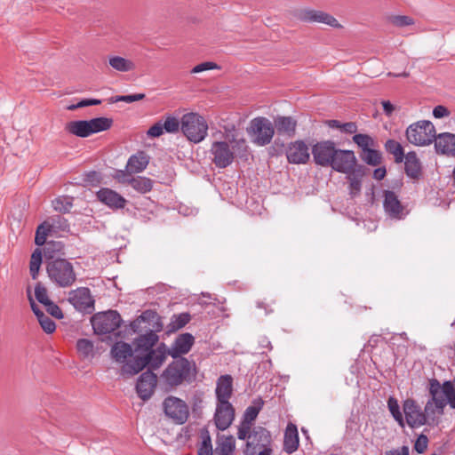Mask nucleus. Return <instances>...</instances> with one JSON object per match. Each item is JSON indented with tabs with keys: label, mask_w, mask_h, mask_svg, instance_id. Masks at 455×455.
<instances>
[{
	"label": "nucleus",
	"mask_w": 455,
	"mask_h": 455,
	"mask_svg": "<svg viewBox=\"0 0 455 455\" xmlns=\"http://www.w3.org/2000/svg\"><path fill=\"white\" fill-rule=\"evenodd\" d=\"M286 147L284 142L280 139V136H277L273 144L268 148V155L270 156H279L283 155L285 150Z\"/></svg>",
	"instance_id": "864d4df0"
},
{
	"label": "nucleus",
	"mask_w": 455,
	"mask_h": 455,
	"mask_svg": "<svg viewBox=\"0 0 455 455\" xmlns=\"http://www.w3.org/2000/svg\"><path fill=\"white\" fill-rule=\"evenodd\" d=\"M192 319V315L188 312L180 314H173L171 317L170 323L166 326V335L174 333L185 327Z\"/></svg>",
	"instance_id": "72a5a7b5"
},
{
	"label": "nucleus",
	"mask_w": 455,
	"mask_h": 455,
	"mask_svg": "<svg viewBox=\"0 0 455 455\" xmlns=\"http://www.w3.org/2000/svg\"><path fill=\"white\" fill-rule=\"evenodd\" d=\"M72 198H69V200L68 201H64L62 198L58 197L52 201V206L54 210L60 213L69 212V210L72 207Z\"/></svg>",
	"instance_id": "13d9d810"
},
{
	"label": "nucleus",
	"mask_w": 455,
	"mask_h": 455,
	"mask_svg": "<svg viewBox=\"0 0 455 455\" xmlns=\"http://www.w3.org/2000/svg\"><path fill=\"white\" fill-rule=\"evenodd\" d=\"M66 132L79 138H87L92 135L88 120H75L66 124Z\"/></svg>",
	"instance_id": "473e14b6"
},
{
	"label": "nucleus",
	"mask_w": 455,
	"mask_h": 455,
	"mask_svg": "<svg viewBox=\"0 0 455 455\" xmlns=\"http://www.w3.org/2000/svg\"><path fill=\"white\" fill-rule=\"evenodd\" d=\"M219 68H220V66L217 63L212 62V61H204V62L196 65L191 69L190 72L192 74H196V73H200V72H204V71H207V70L219 69Z\"/></svg>",
	"instance_id": "338daca9"
},
{
	"label": "nucleus",
	"mask_w": 455,
	"mask_h": 455,
	"mask_svg": "<svg viewBox=\"0 0 455 455\" xmlns=\"http://www.w3.org/2000/svg\"><path fill=\"white\" fill-rule=\"evenodd\" d=\"M355 164V155L353 150L337 148L330 167L339 173H347L350 168Z\"/></svg>",
	"instance_id": "aec40b11"
},
{
	"label": "nucleus",
	"mask_w": 455,
	"mask_h": 455,
	"mask_svg": "<svg viewBox=\"0 0 455 455\" xmlns=\"http://www.w3.org/2000/svg\"><path fill=\"white\" fill-rule=\"evenodd\" d=\"M163 126L164 132L167 133H176L181 130V120L180 121L177 117L171 114H166L162 117Z\"/></svg>",
	"instance_id": "de8ad7c7"
},
{
	"label": "nucleus",
	"mask_w": 455,
	"mask_h": 455,
	"mask_svg": "<svg viewBox=\"0 0 455 455\" xmlns=\"http://www.w3.org/2000/svg\"><path fill=\"white\" fill-rule=\"evenodd\" d=\"M229 142L233 144V151L241 159L247 160L249 155V148L246 144L245 139H236L235 135L229 139Z\"/></svg>",
	"instance_id": "09e8293b"
},
{
	"label": "nucleus",
	"mask_w": 455,
	"mask_h": 455,
	"mask_svg": "<svg viewBox=\"0 0 455 455\" xmlns=\"http://www.w3.org/2000/svg\"><path fill=\"white\" fill-rule=\"evenodd\" d=\"M272 124L277 136L291 139L296 135L298 121L292 116L277 115L274 116Z\"/></svg>",
	"instance_id": "4be33fe9"
},
{
	"label": "nucleus",
	"mask_w": 455,
	"mask_h": 455,
	"mask_svg": "<svg viewBox=\"0 0 455 455\" xmlns=\"http://www.w3.org/2000/svg\"><path fill=\"white\" fill-rule=\"evenodd\" d=\"M195 344V337L189 332L179 334L170 347L171 357H185L188 354Z\"/></svg>",
	"instance_id": "b1692460"
},
{
	"label": "nucleus",
	"mask_w": 455,
	"mask_h": 455,
	"mask_svg": "<svg viewBox=\"0 0 455 455\" xmlns=\"http://www.w3.org/2000/svg\"><path fill=\"white\" fill-rule=\"evenodd\" d=\"M162 121L163 119L157 121L147 131V136L148 138H159L165 132Z\"/></svg>",
	"instance_id": "69168bd1"
},
{
	"label": "nucleus",
	"mask_w": 455,
	"mask_h": 455,
	"mask_svg": "<svg viewBox=\"0 0 455 455\" xmlns=\"http://www.w3.org/2000/svg\"><path fill=\"white\" fill-rule=\"evenodd\" d=\"M392 23L399 28L410 26L414 24V20L406 15H396L392 18Z\"/></svg>",
	"instance_id": "774afa93"
},
{
	"label": "nucleus",
	"mask_w": 455,
	"mask_h": 455,
	"mask_svg": "<svg viewBox=\"0 0 455 455\" xmlns=\"http://www.w3.org/2000/svg\"><path fill=\"white\" fill-rule=\"evenodd\" d=\"M126 181L134 190L140 194H146L151 191L154 183L151 179L144 176L131 177Z\"/></svg>",
	"instance_id": "4c0bfd02"
},
{
	"label": "nucleus",
	"mask_w": 455,
	"mask_h": 455,
	"mask_svg": "<svg viewBox=\"0 0 455 455\" xmlns=\"http://www.w3.org/2000/svg\"><path fill=\"white\" fill-rule=\"evenodd\" d=\"M157 384V376L154 371L147 370L138 378L135 389L142 401H148L154 394Z\"/></svg>",
	"instance_id": "a211bd4d"
},
{
	"label": "nucleus",
	"mask_w": 455,
	"mask_h": 455,
	"mask_svg": "<svg viewBox=\"0 0 455 455\" xmlns=\"http://www.w3.org/2000/svg\"><path fill=\"white\" fill-rule=\"evenodd\" d=\"M150 156L144 150H139L129 157L126 171L129 173L141 172L147 168Z\"/></svg>",
	"instance_id": "c756f323"
},
{
	"label": "nucleus",
	"mask_w": 455,
	"mask_h": 455,
	"mask_svg": "<svg viewBox=\"0 0 455 455\" xmlns=\"http://www.w3.org/2000/svg\"><path fill=\"white\" fill-rule=\"evenodd\" d=\"M384 148L387 154L394 156L395 164L403 163L404 157H406L403 147L394 139H388L384 144Z\"/></svg>",
	"instance_id": "f704fd0d"
},
{
	"label": "nucleus",
	"mask_w": 455,
	"mask_h": 455,
	"mask_svg": "<svg viewBox=\"0 0 455 455\" xmlns=\"http://www.w3.org/2000/svg\"><path fill=\"white\" fill-rule=\"evenodd\" d=\"M134 354L135 351L132 344L123 340L116 341L110 350L112 358L116 362L122 363L124 364L128 363L127 359L132 357Z\"/></svg>",
	"instance_id": "c85d7f7f"
},
{
	"label": "nucleus",
	"mask_w": 455,
	"mask_h": 455,
	"mask_svg": "<svg viewBox=\"0 0 455 455\" xmlns=\"http://www.w3.org/2000/svg\"><path fill=\"white\" fill-rule=\"evenodd\" d=\"M218 439L222 442H218V448L220 450L219 455H233L235 450V439L232 435H218Z\"/></svg>",
	"instance_id": "79ce46f5"
},
{
	"label": "nucleus",
	"mask_w": 455,
	"mask_h": 455,
	"mask_svg": "<svg viewBox=\"0 0 455 455\" xmlns=\"http://www.w3.org/2000/svg\"><path fill=\"white\" fill-rule=\"evenodd\" d=\"M435 149L438 155L455 156V134L451 132L435 133Z\"/></svg>",
	"instance_id": "cd10ccee"
},
{
	"label": "nucleus",
	"mask_w": 455,
	"mask_h": 455,
	"mask_svg": "<svg viewBox=\"0 0 455 455\" xmlns=\"http://www.w3.org/2000/svg\"><path fill=\"white\" fill-rule=\"evenodd\" d=\"M299 445V438L297 426L293 423H289L283 436V451L291 454L298 450Z\"/></svg>",
	"instance_id": "2f4dec72"
},
{
	"label": "nucleus",
	"mask_w": 455,
	"mask_h": 455,
	"mask_svg": "<svg viewBox=\"0 0 455 455\" xmlns=\"http://www.w3.org/2000/svg\"><path fill=\"white\" fill-rule=\"evenodd\" d=\"M132 361L129 363H125L121 368V373L123 376L132 377L134 376L144 369H148V363L147 362V357L143 354L133 355Z\"/></svg>",
	"instance_id": "7c9ffc66"
},
{
	"label": "nucleus",
	"mask_w": 455,
	"mask_h": 455,
	"mask_svg": "<svg viewBox=\"0 0 455 455\" xmlns=\"http://www.w3.org/2000/svg\"><path fill=\"white\" fill-rule=\"evenodd\" d=\"M235 411L230 402L228 406L221 404V403H217L213 417L216 427L220 431L228 429L235 419Z\"/></svg>",
	"instance_id": "5701e85b"
},
{
	"label": "nucleus",
	"mask_w": 455,
	"mask_h": 455,
	"mask_svg": "<svg viewBox=\"0 0 455 455\" xmlns=\"http://www.w3.org/2000/svg\"><path fill=\"white\" fill-rule=\"evenodd\" d=\"M201 443L197 450V455H212V443L210 432L206 427L200 430Z\"/></svg>",
	"instance_id": "ea45409f"
},
{
	"label": "nucleus",
	"mask_w": 455,
	"mask_h": 455,
	"mask_svg": "<svg viewBox=\"0 0 455 455\" xmlns=\"http://www.w3.org/2000/svg\"><path fill=\"white\" fill-rule=\"evenodd\" d=\"M162 405L164 415L175 424L183 425L188 421L189 407L184 400L169 395L164 399Z\"/></svg>",
	"instance_id": "9d476101"
},
{
	"label": "nucleus",
	"mask_w": 455,
	"mask_h": 455,
	"mask_svg": "<svg viewBox=\"0 0 455 455\" xmlns=\"http://www.w3.org/2000/svg\"><path fill=\"white\" fill-rule=\"evenodd\" d=\"M246 132L255 145L264 147L271 143L275 136V128L268 118L257 116L250 121Z\"/></svg>",
	"instance_id": "423d86ee"
},
{
	"label": "nucleus",
	"mask_w": 455,
	"mask_h": 455,
	"mask_svg": "<svg viewBox=\"0 0 455 455\" xmlns=\"http://www.w3.org/2000/svg\"><path fill=\"white\" fill-rule=\"evenodd\" d=\"M198 368L194 361L187 357H176L160 375L166 392L175 390L181 385H190L196 380Z\"/></svg>",
	"instance_id": "f257e3e1"
},
{
	"label": "nucleus",
	"mask_w": 455,
	"mask_h": 455,
	"mask_svg": "<svg viewBox=\"0 0 455 455\" xmlns=\"http://www.w3.org/2000/svg\"><path fill=\"white\" fill-rule=\"evenodd\" d=\"M404 157V173L413 180L423 179V166L415 151H409Z\"/></svg>",
	"instance_id": "a878e982"
},
{
	"label": "nucleus",
	"mask_w": 455,
	"mask_h": 455,
	"mask_svg": "<svg viewBox=\"0 0 455 455\" xmlns=\"http://www.w3.org/2000/svg\"><path fill=\"white\" fill-rule=\"evenodd\" d=\"M388 411L395 421L401 427H404L405 421L403 411H401L398 400L395 396H389L387 399Z\"/></svg>",
	"instance_id": "a19ab883"
},
{
	"label": "nucleus",
	"mask_w": 455,
	"mask_h": 455,
	"mask_svg": "<svg viewBox=\"0 0 455 455\" xmlns=\"http://www.w3.org/2000/svg\"><path fill=\"white\" fill-rule=\"evenodd\" d=\"M102 174L97 171L85 172L82 174V182L78 185L98 187L102 182Z\"/></svg>",
	"instance_id": "49530a36"
},
{
	"label": "nucleus",
	"mask_w": 455,
	"mask_h": 455,
	"mask_svg": "<svg viewBox=\"0 0 455 455\" xmlns=\"http://www.w3.org/2000/svg\"><path fill=\"white\" fill-rule=\"evenodd\" d=\"M51 220L52 223L50 224L52 225V228H55L61 231H69L70 226L68 220L61 215L52 216Z\"/></svg>",
	"instance_id": "680f3d73"
},
{
	"label": "nucleus",
	"mask_w": 455,
	"mask_h": 455,
	"mask_svg": "<svg viewBox=\"0 0 455 455\" xmlns=\"http://www.w3.org/2000/svg\"><path fill=\"white\" fill-rule=\"evenodd\" d=\"M93 343L88 339H79L76 341V349L78 352L83 354L84 356L87 357L93 351Z\"/></svg>",
	"instance_id": "5fc2aeb1"
},
{
	"label": "nucleus",
	"mask_w": 455,
	"mask_h": 455,
	"mask_svg": "<svg viewBox=\"0 0 455 455\" xmlns=\"http://www.w3.org/2000/svg\"><path fill=\"white\" fill-rule=\"evenodd\" d=\"M91 323L95 334L105 335L122 330L124 320L117 310L108 309L95 313L91 317Z\"/></svg>",
	"instance_id": "0eeeda50"
},
{
	"label": "nucleus",
	"mask_w": 455,
	"mask_h": 455,
	"mask_svg": "<svg viewBox=\"0 0 455 455\" xmlns=\"http://www.w3.org/2000/svg\"><path fill=\"white\" fill-rule=\"evenodd\" d=\"M145 357H147V362L148 363V369L150 371L157 370L161 367V365L164 363V357L163 355H157L156 351H155V348L151 349L150 351H147L143 353Z\"/></svg>",
	"instance_id": "8fccbe9b"
},
{
	"label": "nucleus",
	"mask_w": 455,
	"mask_h": 455,
	"mask_svg": "<svg viewBox=\"0 0 455 455\" xmlns=\"http://www.w3.org/2000/svg\"><path fill=\"white\" fill-rule=\"evenodd\" d=\"M52 229V225H51L48 221H44L38 227L36 230V235H35V243L37 246H43L45 243H47V235Z\"/></svg>",
	"instance_id": "c03bdc74"
},
{
	"label": "nucleus",
	"mask_w": 455,
	"mask_h": 455,
	"mask_svg": "<svg viewBox=\"0 0 455 455\" xmlns=\"http://www.w3.org/2000/svg\"><path fill=\"white\" fill-rule=\"evenodd\" d=\"M348 182V193L352 197L357 196L361 193L363 186V178L355 176L351 172L345 173Z\"/></svg>",
	"instance_id": "a18cd8bd"
},
{
	"label": "nucleus",
	"mask_w": 455,
	"mask_h": 455,
	"mask_svg": "<svg viewBox=\"0 0 455 455\" xmlns=\"http://www.w3.org/2000/svg\"><path fill=\"white\" fill-rule=\"evenodd\" d=\"M403 411L405 424L411 429L418 428L421 426L434 427L438 424V420L435 417H430L427 406L421 409L418 402L413 398H406L403 401Z\"/></svg>",
	"instance_id": "7ed1b4c3"
},
{
	"label": "nucleus",
	"mask_w": 455,
	"mask_h": 455,
	"mask_svg": "<svg viewBox=\"0 0 455 455\" xmlns=\"http://www.w3.org/2000/svg\"><path fill=\"white\" fill-rule=\"evenodd\" d=\"M44 307H45L47 313L51 315L52 317L59 320L64 318V314L61 308L52 299L48 301L46 304H44Z\"/></svg>",
	"instance_id": "052dcab7"
},
{
	"label": "nucleus",
	"mask_w": 455,
	"mask_h": 455,
	"mask_svg": "<svg viewBox=\"0 0 455 455\" xmlns=\"http://www.w3.org/2000/svg\"><path fill=\"white\" fill-rule=\"evenodd\" d=\"M264 406V400L259 396L252 401V404L248 406L243 415L242 422L251 425L252 422L257 419L259 411Z\"/></svg>",
	"instance_id": "c9c22d12"
},
{
	"label": "nucleus",
	"mask_w": 455,
	"mask_h": 455,
	"mask_svg": "<svg viewBox=\"0 0 455 455\" xmlns=\"http://www.w3.org/2000/svg\"><path fill=\"white\" fill-rule=\"evenodd\" d=\"M295 19L302 22H319L329 25L332 28H340L341 25L331 14L323 11L312 9H296L292 12Z\"/></svg>",
	"instance_id": "ddd939ff"
},
{
	"label": "nucleus",
	"mask_w": 455,
	"mask_h": 455,
	"mask_svg": "<svg viewBox=\"0 0 455 455\" xmlns=\"http://www.w3.org/2000/svg\"><path fill=\"white\" fill-rule=\"evenodd\" d=\"M45 246L42 250L43 255L45 257L47 262L55 259L57 255H64V243L60 241H48L44 243Z\"/></svg>",
	"instance_id": "e433bc0d"
},
{
	"label": "nucleus",
	"mask_w": 455,
	"mask_h": 455,
	"mask_svg": "<svg viewBox=\"0 0 455 455\" xmlns=\"http://www.w3.org/2000/svg\"><path fill=\"white\" fill-rule=\"evenodd\" d=\"M109 65L117 71L127 72L133 68V63L120 56H114L109 59Z\"/></svg>",
	"instance_id": "3c124183"
},
{
	"label": "nucleus",
	"mask_w": 455,
	"mask_h": 455,
	"mask_svg": "<svg viewBox=\"0 0 455 455\" xmlns=\"http://www.w3.org/2000/svg\"><path fill=\"white\" fill-rule=\"evenodd\" d=\"M42 263L43 251L40 248H36L31 254L29 262V272L33 280L37 279Z\"/></svg>",
	"instance_id": "37998d69"
},
{
	"label": "nucleus",
	"mask_w": 455,
	"mask_h": 455,
	"mask_svg": "<svg viewBox=\"0 0 455 455\" xmlns=\"http://www.w3.org/2000/svg\"><path fill=\"white\" fill-rule=\"evenodd\" d=\"M68 295V302L72 304L77 311L91 314L94 310L95 300L88 287H79L70 291Z\"/></svg>",
	"instance_id": "4468645a"
},
{
	"label": "nucleus",
	"mask_w": 455,
	"mask_h": 455,
	"mask_svg": "<svg viewBox=\"0 0 455 455\" xmlns=\"http://www.w3.org/2000/svg\"><path fill=\"white\" fill-rule=\"evenodd\" d=\"M96 197L114 211L124 209L127 204V200L123 196L108 188H101L96 192Z\"/></svg>",
	"instance_id": "412c9836"
},
{
	"label": "nucleus",
	"mask_w": 455,
	"mask_h": 455,
	"mask_svg": "<svg viewBox=\"0 0 455 455\" xmlns=\"http://www.w3.org/2000/svg\"><path fill=\"white\" fill-rule=\"evenodd\" d=\"M352 141L360 148L359 156L367 165L376 167L382 163V153L375 148L377 143L371 135L355 134L352 137Z\"/></svg>",
	"instance_id": "6e6552de"
},
{
	"label": "nucleus",
	"mask_w": 455,
	"mask_h": 455,
	"mask_svg": "<svg viewBox=\"0 0 455 455\" xmlns=\"http://www.w3.org/2000/svg\"><path fill=\"white\" fill-rule=\"evenodd\" d=\"M383 208L385 212L392 219L402 220L408 213V212H404L405 207L392 190L383 191Z\"/></svg>",
	"instance_id": "6ab92c4d"
},
{
	"label": "nucleus",
	"mask_w": 455,
	"mask_h": 455,
	"mask_svg": "<svg viewBox=\"0 0 455 455\" xmlns=\"http://www.w3.org/2000/svg\"><path fill=\"white\" fill-rule=\"evenodd\" d=\"M92 135L109 130L113 125V119L110 117L99 116L88 120Z\"/></svg>",
	"instance_id": "58836bf2"
},
{
	"label": "nucleus",
	"mask_w": 455,
	"mask_h": 455,
	"mask_svg": "<svg viewBox=\"0 0 455 455\" xmlns=\"http://www.w3.org/2000/svg\"><path fill=\"white\" fill-rule=\"evenodd\" d=\"M217 403H221L228 406L229 398L233 395V378L231 375H221L216 384L215 389Z\"/></svg>",
	"instance_id": "bb28decb"
},
{
	"label": "nucleus",
	"mask_w": 455,
	"mask_h": 455,
	"mask_svg": "<svg viewBox=\"0 0 455 455\" xmlns=\"http://www.w3.org/2000/svg\"><path fill=\"white\" fill-rule=\"evenodd\" d=\"M405 137L415 146H428L435 138V128L428 120L418 121L407 127Z\"/></svg>",
	"instance_id": "1a4fd4ad"
},
{
	"label": "nucleus",
	"mask_w": 455,
	"mask_h": 455,
	"mask_svg": "<svg viewBox=\"0 0 455 455\" xmlns=\"http://www.w3.org/2000/svg\"><path fill=\"white\" fill-rule=\"evenodd\" d=\"M428 437L425 434H420L418 435L413 449L419 454L425 452V451L427 449L428 445Z\"/></svg>",
	"instance_id": "0e129e2a"
},
{
	"label": "nucleus",
	"mask_w": 455,
	"mask_h": 455,
	"mask_svg": "<svg viewBox=\"0 0 455 455\" xmlns=\"http://www.w3.org/2000/svg\"><path fill=\"white\" fill-rule=\"evenodd\" d=\"M46 272L49 278L59 287H69L76 280L73 265L63 258L46 262Z\"/></svg>",
	"instance_id": "20e7f679"
},
{
	"label": "nucleus",
	"mask_w": 455,
	"mask_h": 455,
	"mask_svg": "<svg viewBox=\"0 0 455 455\" xmlns=\"http://www.w3.org/2000/svg\"><path fill=\"white\" fill-rule=\"evenodd\" d=\"M337 148L336 143L331 140L316 141L311 147L313 162L317 166L330 167Z\"/></svg>",
	"instance_id": "9b49d317"
},
{
	"label": "nucleus",
	"mask_w": 455,
	"mask_h": 455,
	"mask_svg": "<svg viewBox=\"0 0 455 455\" xmlns=\"http://www.w3.org/2000/svg\"><path fill=\"white\" fill-rule=\"evenodd\" d=\"M442 386V394L444 395L447 404L450 405L451 409H455V392L452 388V386L449 384H441Z\"/></svg>",
	"instance_id": "bf43d9fd"
},
{
	"label": "nucleus",
	"mask_w": 455,
	"mask_h": 455,
	"mask_svg": "<svg viewBox=\"0 0 455 455\" xmlns=\"http://www.w3.org/2000/svg\"><path fill=\"white\" fill-rule=\"evenodd\" d=\"M35 296L36 300L43 306L51 300L48 297L47 289L41 282H37L35 285Z\"/></svg>",
	"instance_id": "4d7b16f0"
},
{
	"label": "nucleus",
	"mask_w": 455,
	"mask_h": 455,
	"mask_svg": "<svg viewBox=\"0 0 455 455\" xmlns=\"http://www.w3.org/2000/svg\"><path fill=\"white\" fill-rule=\"evenodd\" d=\"M272 437L270 432L264 427L256 426L251 429V441H247L245 449L243 450L244 455H255L256 448H268L271 447Z\"/></svg>",
	"instance_id": "2eb2a0df"
},
{
	"label": "nucleus",
	"mask_w": 455,
	"mask_h": 455,
	"mask_svg": "<svg viewBox=\"0 0 455 455\" xmlns=\"http://www.w3.org/2000/svg\"><path fill=\"white\" fill-rule=\"evenodd\" d=\"M427 389L430 398L427 400L426 406L429 416L434 417L433 415L435 412H437L438 415H443L444 413V408L447 405V401L442 394V386L440 381L435 378L430 379L428 380Z\"/></svg>",
	"instance_id": "f8f14e48"
},
{
	"label": "nucleus",
	"mask_w": 455,
	"mask_h": 455,
	"mask_svg": "<svg viewBox=\"0 0 455 455\" xmlns=\"http://www.w3.org/2000/svg\"><path fill=\"white\" fill-rule=\"evenodd\" d=\"M181 132L190 142L199 143L207 136L208 124L198 113H187L181 117Z\"/></svg>",
	"instance_id": "39448f33"
},
{
	"label": "nucleus",
	"mask_w": 455,
	"mask_h": 455,
	"mask_svg": "<svg viewBox=\"0 0 455 455\" xmlns=\"http://www.w3.org/2000/svg\"><path fill=\"white\" fill-rule=\"evenodd\" d=\"M146 98L145 93H134V94H128V95H117L110 97L108 101V103H116V102H126V103H132L135 101L142 100Z\"/></svg>",
	"instance_id": "603ef678"
},
{
	"label": "nucleus",
	"mask_w": 455,
	"mask_h": 455,
	"mask_svg": "<svg viewBox=\"0 0 455 455\" xmlns=\"http://www.w3.org/2000/svg\"><path fill=\"white\" fill-rule=\"evenodd\" d=\"M138 336L132 340V346L136 354H143L155 348L159 341L157 332L146 331L144 333H137Z\"/></svg>",
	"instance_id": "393cba45"
},
{
	"label": "nucleus",
	"mask_w": 455,
	"mask_h": 455,
	"mask_svg": "<svg viewBox=\"0 0 455 455\" xmlns=\"http://www.w3.org/2000/svg\"><path fill=\"white\" fill-rule=\"evenodd\" d=\"M101 102H102V100H99V99H82L76 104H72V105L68 106L67 108V109L76 110V109L81 108L100 105Z\"/></svg>",
	"instance_id": "e2e57ef3"
},
{
	"label": "nucleus",
	"mask_w": 455,
	"mask_h": 455,
	"mask_svg": "<svg viewBox=\"0 0 455 455\" xmlns=\"http://www.w3.org/2000/svg\"><path fill=\"white\" fill-rule=\"evenodd\" d=\"M286 158L291 164H306L310 160L308 145L303 140L290 142L285 150Z\"/></svg>",
	"instance_id": "f3484780"
},
{
	"label": "nucleus",
	"mask_w": 455,
	"mask_h": 455,
	"mask_svg": "<svg viewBox=\"0 0 455 455\" xmlns=\"http://www.w3.org/2000/svg\"><path fill=\"white\" fill-rule=\"evenodd\" d=\"M164 323L162 316L156 310L146 309L129 324H124L122 330L115 332L116 338L121 339H130L135 333L146 331H154L160 332L163 331Z\"/></svg>",
	"instance_id": "f03ea898"
},
{
	"label": "nucleus",
	"mask_w": 455,
	"mask_h": 455,
	"mask_svg": "<svg viewBox=\"0 0 455 455\" xmlns=\"http://www.w3.org/2000/svg\"><path fill=\"white\" fill-rule=\"evenodd\" d=\"M41 328L43 331L47 334H52L56 330V323L55 322L50 318L48 315L44 314V315L40 316L37 319Z\"/></svg>",
	"instance_id": "6e6d98bb"
},
{
	"label": "nucleus",
	"mask_w": 455,
	"mask_h": 455,
	"mask_svg": "<svg viewBox=\"0 0 455 455\" xmlns=\"http://www.w3.org/2000/svg\"><path fill=\"white\" fill-rule=\"evenodd\" d=\"M210 152L213 156L212 163L220 169L227 168L235 159V152L227 141L212 142Z\"/></svg>",
	"instance_id": "dca6fc26"
}]
</instances>
